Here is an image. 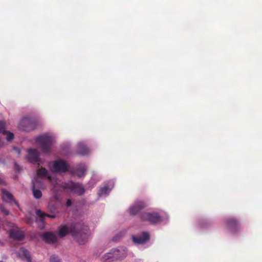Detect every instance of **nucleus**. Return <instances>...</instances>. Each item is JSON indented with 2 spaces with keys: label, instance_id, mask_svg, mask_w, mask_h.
I'll return each instance as SVG.
<instances>
[{
  "label": "nucleus",
  "instance_id": "obj_23",
  "mask_svg": "<svg viewBox=\"0 0 262 262\" xmlns=\"http://www.w3.org/2000/svg\"><path fill=\"white\" fill-rule=\"evenodd\" d=\"M96 183V182L95 181V180L93 178H92L87 184L86 188L91 189L94 187Z\"/></svg>",
  "mask_w": 262,
  "mask_h": 262
},
{
  "label": "nucleus",
  "instance_id": "obj_21",
  "mask_svg": "<svg viewBox=\"0 0 262 262\" xmlns=\"http://www.w3.org/2000/svg\"><path fill=\"white\" fill-rule=\"evenodd\" d=\"M19 255L22 259L26 260L27 262H32L30 252L24 248L20 249Z\"/></svg>",
  "mask_w": 262,
  "mask_h": 262
},
{
  "label": "nucleus",
  "instance_id": "obj_30",
  "mask_svg": "<svg viewBox=\"0 0 262 262\" xmlns=\"http://www.w3.org/2000/svg\"><path fill=\"white\" fill-rule=\"evenodd\" d=\"M4 145V142L0 138V147L3 146Z\"/></svg>",
  "mask_w": 262,
  "mask_h": 262
},
{
  "label": "nucleus",
  "instance_id": "obj_20",
  "mask_svg": "<svg viewBox=\"0 0 262 262\" xmlns=\"http://www.w3.org/2000/svg\"><path fill=\"white\" fill-rule=\"evenodd\" d=\"M77 152L80 155L85 156L88 155L91 150L84 142H80L77 145Z\"/></svg>",
  "mask_w": 262,
  "mask_h": 262
},
{
  "label": "nucleus",
  "instance_id": "obj_19",
  "mask_svg": "<svg viewBox=\"0 0 262 262\" xmlns=\"http://www.w3.org/2000/svg\"><path fill=\"white\" fill-rule=\"evenodd\" d=\"M87 170V167L84 163H80L76 167L74 174L79 178L83 177L85 176Z\"/></svg>",
  "mask_w": 262,
  "mask_h": 262
},
{
  "label": "nucleus",
  "instance_id": "obj_17",
  "mask_svg": "<svg viewBox=\"0 0 262 262\" xmlns=\"http://www.w3.org/2000/svg\"><path fill=\"white\" fill-rule=\"evenodd\" d=\"M2 198L3 201L8 203H14L18 206V204L15 202L13 195L4 189H2Z\"/></svg>",
  "mask_w": 262,
  "mask_h": 262
},
{
  "label": "nucleus",
  "instance_id": "obj_3",
  "mask_svg": "<svg viewBox=\"0 0 262 262\" xmlns=\"http://www.w3.org/2000/svg\"><path fill=\"white\" fill-rule=\"evenodd\" d=\"M34 140L43 154L50 153L54 144L56 143L55 137L50 133L38 135L35 138Z\"/></svg>",
  "mask_w": 262,
  "mask_h": 262
},
{
  "label": "nucleus",
  "instance_id": "obj_22",
  "mask_svg": "<svg viewBox=\"0 0 262 262\" xmlns=\"http://www.w3.org/2000/svg\"><path fill=\"white\" fill-rule=\"evenodd\" d=\"M36 214L37 216H38L42 221L45 216H48V217L51 218V219H54L57 216V214H53V215H50L47 213H45L41 211L40 210H36Z\"/></svg>",
  "mask_w": 262,
  "mask_h": 262
},
{
  "label": "nucleus",
  "instance_id": "obj_25",
  "mask_svg": "<svg viewBox=\"0 0 262 262\" xmlns=\"http://www.w3.org/2000/svg\"><path fill=\"white\" fill-rule=\"evenodd\" d=\"M122 235H123V234L122 232H120V233H118L115 236L113 237V241L114 242H117V241H119L121 239V238L122 237Z\"/></svg>",
  "mask_w": 262,
  "mask_h": 262
},
{
  "label": "nucleus",
  "instance_id": "obj_24",
  "mask_svg": "<svg viewBox=\"0 0 262 262\" xmlns=\"http://www.w3.org/2000/svg\"><path fill=\"white\" fill-rule=\"evenodd\" d=\"M50 262H61L60 259L56 255H52L50 258Z\"/></svg>",
  "mask_w": 262,
  "mask_h": 262
},
{
  "label": "nucleus",
  "instance_id": "obj_1",
  "mask_svg": "<svg viewBox=\"0 0 262 262\" xmlns=\"http://www.w3.org/2000/svg\"><path fill=\"white\" fill-rule=\"evenodd\" d=\"M65 189L69 190L72 193L78 195H81L85 192L83 186L79 183H76L72 181H69L63 185H61L59 183L53 184L54 194L50 197L48 206V209L51 212L53 213L56 209L63 206L62 198L58 192Z\"/></svg>",
  "mask_w": 262,
  "mask_h": 262
},
{
  "label": "nucleus",
  "instance_id": "obj_14",
  "mask_svg": "<svg viewBox=\"0 0 262 262\" xmlns=\"http://www.w3.org/2000/svg\"><path fill=\"white\" fill-rule=\"evenodd\" d=\"M37 178L34 180H39V179H45L47 178L51 182L52 185L55 184L57 182L54 183L53 180L52 179V177L48 170L45 168L41 167L38 168L36 171Z\"/></svg>",
  "mask_w": 262,
  "mask_h": 262
},
{
  "label": "nucleus",
  "instance_id": "obj_2",
  "mask_svg": "<svg viewBox=\"0 0 262 262\" xmlns=\"http://www.w3.org/2000/svg\"><path fill=\"white\" fill-rule=\"evenodd\" d=\"M70 234L79 245H84L89 239L90 231L87 225L78 222L67 225L61 224L58 227V236L62 238Z\"/></svg>",
  "mask_w": 262,
  "mask_h": 262
},
{
  "label": "nucleus",
  "instance_id": "obj_28",
  "mask_svg": "<svg viewBox=\"0 0 262 262\" xmlns=\"http://www.w3.org/2000/svg\"><path fill=\"white\" fill-rule=\"evenodd\" d=\"M14 149L17 152L18 155H20V150L19 148L15 147L14 148Z\"/></svg>",
  "mask_w": 262,
  "mask_h": 262
},
{
  "label": "nucleus",
  "instance_id": "obj_26",
  "mask_svg": "<svg viewBox=\"0 0 262 262\" xmlns=\"http://www.w3.org/2000/svg\"><path fill=\"white\" fill-rule=\"evenodd\" d=\"M0 210L5 215H8L9 214V211L6 209L4 206L2 205L0 207Z\"/></svg>",
  "mask_w": 262,
  "mask_h": 262
},
{
  "label": "nucleus",
  "instance_id": "obj_27",
  "mask_svg": "<svg viewBox=\"0 0 262 262\" xmlns=\"http://www.w3.org/2000/svg\"><path fill=\"white\" fill-rule=\"evenodd\" d=\"M72 205V201L70 199H68L66 202V206L70 207Z\"/></svg>",
  "mask_w": 262,
  "mask_h": 262
},
{
  "label": "nucleus",
  "instance_id": "obj_13",
  "mask_svg": "<svg viewBox=\"0 0 262 262\" xmlns=\"http://www.w3.org/2000/svg\"><path fill=\"white\" fill-rule=\"evenodd\" d=\"M32 192L34 197L36 199H39L42 196V192L39 188L43 186L42 183L38 180H32Z\"/></svg>",
  "mask_w": 262,
  "mask_h": 262
},
{
  "label": "nucleus",
  "instance_id": "obj_29",
  "mask_svg": "<svg viewBox=\"0 0 262 262\" xmlns=\"http://www.w3.org/2000/svg\"><path fill=\"white\" fill-rule=\"evenodd\" d=\"M14 166H15V168H16L18 170H19V165H18L17 163H14Z\"/></svg>",
  "mask_w": 262,
  "mask_h": 262
},
{
  "label": "nucleus",
  "instance_id": "obj_12",
  "mask_svg": "<svg viewBox=\"0 0 262 262\" xmlns=\"http://www.w3.org/2000/svg\"><path fill=\"white\" fill-rule=\"evenodd\" d=\"M114 186V182L112 180L108 181L104 186L100 188L98 196L99 198H105L110 193Z\"/></svg>",
  "mask_w": 262,
  "mask_h": 262
},
{
  "label": "nucleus",
  "instance_id": "obj_9",
  "mask_svg": "<svg viewBox=\"0 0 262 262\" xmlns=\"http://www.w3.org/2000/svg\"><path fill=\"white\" fill-rule=\"evenodd\" d=\"M146 206V205L143 201H137L130 206L128 212L130 215H135Z\"/></svg>",
  "mask_w": 262,
  "mask_h": 262
},
{
  "label": "nucleus",
  "instance_id": "obj_31",
  "mask_svg": "<svg viewBox=\"0 0 262 262\" xmlns=\"http://www.w3.org/2000/svg\"><path fill=\"white\" fill-rule=\"evenodd\" d=\"M4 184H5L4 181L0 178V185H3Z\"/></svg>",
  "mask_w": 262,
  "mask_h": 262
},
{
  "label": "nucleus",
  "instance_id": "obj_5",
  "mask_svg": "<svg viewBox=\"0 0 262 262\" xmlns=\"http://www.w3.org/2000/svg\"><path fill=\"white\" fill-rule=\"evenodd\" d=\"M37 124L38 121L35 118L28 116L21 118L18 123V128L21 131L29 132L34 130Z\"/></svg>",
  "mask_w": 262,
  "mask_h": 262
},
{
  "label": "nucleus",
  "instance_id": "obj_18",
  "mask_svg": "<svg viewBox=\"0 0 262 262\" xmlns=\"http://www.w3.org/2000/svg\"><path fill=\"white\" fill-rule=\"evenodd\" d=\"M42 238L48 243L53 244L57 242L56 235L52 232H47L42 235Z\"/></svg>",
  "mask_w": 262,
  "mask_h": 262
},
{
  "label": "nucleus",
  "instance_id": "obj_7",
  "mask_svg": "<svg viewBox=\"0 0 262 262\" xmlns=\"http://www.w3.org/2000/svg\"><path fill=\"white\" fill-rule=\"evenodd\" d=\"M26 159L31 163L36 164L38 167L44 162V160L40 157V152L36 148H30L27 149Z\"/></svg>",
  "mask_w": 262,
  "mask_h": 262
},
{
  "label": "nucleus",
  "instance_id": "obj_4",
  "mask_svg": "<svg viewBox=\"0 0 262 262\" xmlns=\"http://www.w3.org/2000/svg\"><path fill=\"white\" fill-rule=\"evenodd\" d=\"M142 220L148 221L151 224H156L168 219L167 214L163 211H150L143 212L141 214Z\"/></svg>",
  "mask_w": 262,
  "mask_h": 262
},
{
  "label": "nucleus",
  "instance_id": "obj_11",
  "mask_svg": "<svg viewBox=\"0 0 262 262\" xmlns=\"http://www.w3.org/2000/svg\"><path fill=\"white\" fill-rule=\"evenodd\" d=\"M149 234L147 232H142L140 234L133 235L132 239L136 245H143L149 239Z\"/></svg>",
  "mask_w": 262,
  "mask_h": 262
},
{
  "label": "nucleus",
  "instance_id": "obj_6",
  "mask_svg": "<svg viewBox=\"0 0 262 262\" xmlns=\"http://www.w3.org/2000/svg\"><path fill=\"white\" fill-rule=\"evenodd\" d=\"M126 256V251L123 248L113 249L102 257V262H113L123 258Z\"/></svg>",
  "mask_w": 262,
  "mask_h": 262
},
{
  "label": "nucleus",
  "instance_id": "obj_8",
  "mask_svg": "<svg viewBox=\"0 0 262 262\" xmlns=\"http://www.w3.org/2000/svg\"><path fill=\"white\" fill-rule=\"evenodd\" d=\"M49 167L53 172L62 173L68 171L69 166L66 161L59 159L50 162Z\"/></svg>",
  "mask_w": 262,
  "mask_h": 262
},
{
  "label": "nucleus",
  "instance_id": "obj_15",
  "mask_svg": "<svg viewBox=\"0 0 262 262\" xmlns=\"http://www.w3.org/2000/svg\"><path fill=\"white\" fill-rule=\"evenodd\" d=\"M0 134L5 136L6 139L8 142L11 141L14 139L13 133L6 129V124L2 121H0Z\"/></svg>",
  "mask_w": 262,
  "mask_h": 262
},
{
  "label": "nucleus",
  "instance_id": "obj_16",
  "mask_svg": "<svg viewBox=\"0 0 262 262\" xmlns=\"http://www.w3.org/2000/svg\"><path fill=\"white\" fill-rule=\"evenodd\" d=\"M8 234L10 237L15 239H20L24 236L23 232L18 227H15L9 230Z\"/></svg>",
  "mask_w": 262,
  "mask_h": 262
},
{
  "label": "nucleus",
  "instance_id": "obj_10",
  "mask_svg": "<svg viewBox=\"0 0 262 262\" xmlns=\"http://www.w3.org/2000/svg\"><path fill=\"white\" fill-rule=\"evenodd\" d=\"M225 226L227 229L232 233H236L240 229L238 223L233 217H228L227 219Z\"/></svg>",
  "mask_w": 262,
  "mask_h": 262
}]
</instances>
